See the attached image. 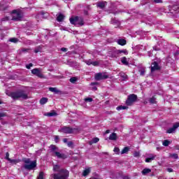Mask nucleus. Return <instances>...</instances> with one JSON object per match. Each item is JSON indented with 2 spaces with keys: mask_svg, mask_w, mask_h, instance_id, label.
<instances>
[{
  "mask_svg": "<svg viewBox=\"0 0 179 179\" xmlns=\"http://www.w3.org/2000/svg\"><path fill=\"white\" fill-rule=\"evenodd\" d=\"M166 171L169 172V173H173L174 171L173 170V169H171V168H168L167 169H166Z\"/></svg>",
  "mask_w": 179,
  "mask_h": 179,
  "instance_id": "obj_51",
  "label": "nucleus"
},
{
  "mask_svg": "<svg viewBox=\"0 0 179 179\" xmlns=\"http://www.w3.org/2000/svg\"><path fill=\"white\" fill-rule=\"evenodd\" d=\"M63 142L64 143H66V142H68V139L67 138H64Z\"/></svg>",
  "mask_w": 179,
  "mask_h": 179,
  "instance_id": "obj_56",
  "label": "nucleus"
},
{
  "mask_svg": "<svg viewBox=\"0 0 179 179\" xmlns=\"http://www.w3.org/2000/svg\"><path fill=\"white\" fill-rule=\"evenodd\" d=\"M92 62H93L92 60L89 59V60L85 61V63L87 64V65H92Z\"/></svg>",
  "mask_w": 179,
  "mask_h": 179,
  "instance_id": "obj_41",
  "label": "nucleus"
},
{
  "mask_svg": "<svg viewBox=\"0 0 179 179\" xmlns=\"http://www.w3.org/2000/svg\"><path fill=\"white\" fill-rule=\"evenodd\" d=\"M12 20L15 22H20L23 19V13L19 10H13L12 11Z\"/></svg>",
  "mask_w": 179,
  "mask_h": 179,
  "instance_id": "obj_6",
  "label": "nucleus"
},
{
  "mask_svg": "<svg viewBox=\"0 0 179 179\" xmlns=\"http://www.w3.org/2000/svg\"><path fill=\"white\" fill-rule=\"evenodd\" d=\"M46 117H55L57 115V113L52 111L45 114Z\"/></svg>",
  "mask_w": 179,
  "mask_h": 179,
  "instance_id": "obj_25",
  "label": "nucleus"
},
{
  "mask_svg": "<svg viewBox=\"0 0 179 179\" xmlns=\"http://www.w3.org/2000/svg\"><path fill=\"white\" fill-rule=\"evenodd\" d=\"M50 153H51L52 156H54L55 157H57V159H66L68 157V156L66 155L59 152V150L58 149V147H57L54 145H51L50 146Z\"/></svg>",
  "mask_w": 179,
  "mask_h": 179,
  "instance_id": "obj_2",
  "label": "nucleus"
},
{
  "mask_svg": "<svg viewBox=\"0 0 179 179\" xmlns=\"http://www.w3.org/2000/svg\"><path fill=\"white\" fill-rule=\"evenodd\" d=\"M150 103L151 104H156V98L155 96H152L150 99Z\"/></svg>",
  "mask_w": 179,
  "mask_h": 179,
  "instance_id": "obj_31",
  "label": "nucleus"
},
{
  "mask_svg": "<svg viewBox=\"0 0 179 179\" xmlns=\"http://www.w3.org/2000/svg\"><path fill=\"white\" fill-rule=\"evenodd\" d=\"M110 23L112 24H117V26H120V22L115 19H112Z\"/></svg>",
  "mask_w": 179,
  "mask_h": 179,
  "instance_id": "obj_28",
  "label": "nucleus"
},
{
  "mask_svg": "<svg viewBox=\"0 0 179 179\" xmlns=\"http://www.w3.org/2000/svg\"><path fill=\"white\" fill-rule=\"evenodd\" d=\"M106 5H107V2L101 1L97 3V7L100 8L101 9H104V8L106 7Z\"/></svg>",
  "mask_w": 179,
  "mask_h": 179,
  "instance_id": "obj_16",
  "label": "nucleus"
},
{
  "mask_svg": "<svg viewBox=\"0 0 179 179\" xmlns=\"http://www.w3.org/2000/svg\"><path fill=\"white\" fill-rule=\"evenodd\" d=\"M128 152H129V148L125 147L122 149V150L121 152V155H125V154L128 153Z\"/></svg>",
  "mask_w": 179,
  "mask_h": 179,
  "instance_id": "obj_22",
  "label": "nucleus"
},
{
  "mask_svg": "<svg viewBox=\"0 0 179 179\" xmlns=\"http://www.w3.org/2000/svg\"><path fill=\"white\" fill-rule=\"evenodd\" d=\"M109 55L111 58H119L120 55L118 53V50H116L111 53H109Z\"/></svg>",
  "mask_w": 179,
  "mask_h": 179,
  "instance_id": "obj_13",
  "label": "nucleus"
},
{
  "mask_svg": "<svg viewBox=\"0 0 179 179\" xmlns=\"http://www.w3.org/2000/svg\"><path fill=\"white\" fill-rule=\"evenodd\" d=\"M37 179H44V172H40Z\"/></svg>",
  "mask_w": 179,
  "mask_h": 179,
  "instance_id": "obj_35",
  "label": "nucleus"
},
{
  "mask_svg": "<svg viewBox=\"0 0 179 179\" xmlns=\"http://www.w3.org/2000/svg\"><path fill=\"white\" fill-rule=\"evenodd\" d=\"M6 114H5L4 113H0V120L1 118H3V117H6Z\"/></svg>",
  "mask_w": 179,
  "mask_h": 179,
  "instance_id": "obj_48",
  "label": "nucleus"
},
{
  "mask_svg": "<svg viewBox=\"0 0 179 179\" xmlns=\"http://www.w3.org/2000/svg\"><path fill=\"white\" fill-rule=\"evenodd\" d=\"M53 171L56 173L51 175L53 179H68V177H69V171L62 169L59 165H54Z\"/></svg>",
  "mask_w": 179,
  "mask_h": 179,
  "instance_id": "obj_1",
  "label": "nucleus"
},
{
  "mask_svg": "<svg viewBox=\"0 0 179 179\" xmlns=\"http://www.w3.org/2000/svg\"><path fill=\"white\" fill-rule=\"evenodd\" d=\"M41 152V150H39V151H37V153H40Z\"/></svg>",
  "mask_w": 179,
  "mask_h": 179,
  "instance_id": "obj_62",
  "label": "nucleus"
},
{
  "mask_svg": "<svg viewBox=\"0 0 179 179\" xmlns=\"http://www.w3.org/2000/svg\"><path fill=\"white\" fill-rule=\"evenodd\" d=\"M92 65H93V66H98L99 62H93L92 61Z\"/></svg>",
  "mask_w": 179,
  "mask_h": 179,
  "instance_id": "obj_44",
  "label": "nucleus"
},
{
  "mask_svg": "<svg viewBox=\"0 0 179 179\" xmlns=\"http://www.w3.org/2000/svg\"><path fill=\"white\" fill-rule=\"evenodd\" d=\"M9 41H10V43H18L19 39H17L16 38H10Z\"/></svg>",
  "mask_w": 179,
  "mask_h": 179,
  "instance_id": "obj_33",
  "label": "nucleus"
},
{
  "mask_svg": "<svg viewBox=\"0 0 179 179\" xmlns=\"http://www.w3.org/2000/svg\"><path fill=\"white\" fill-rule=\"evenodd\" d=\"M67 145L69 146V148H72V146H73V143H72V141H69L67 143Z\"/></svg>",
  "mask_w": 179,
  "mask_h": 179,
  "instance_id": "obj_47",
  "label": "nucleus"
},
{
  "mask_svg": "<svg viewBox=\"0 0 179 179\" xmlns=\"http://www.w3.org/2000/svg\"><path fill=\"white\" fill-rule=\"evenodd\" d=\"M84 100L85 103H92L93 101V99L92 98H85Z\"/></svg>",
  "mask_w": 179,
  "mask_h": 179,
  "instance_id": "obj_36",
  "label": "nucleus"
},
{
  "mask_svg": "<svg viewBox=\"0 0 179 179\" xmlns=\"http://www.w3.org/2000/svg\"><path fill=\"white\" fill-rule=\"evenodd\" d=\"M8 20H9L8 17H5L1 19V22H8Z\"/></svg>",
  "mask_w": 179,
  "mask_h": 179,
  "instance_id": "obj_43",
  "label": "nucleus"
},
{
  "mask_svg": "<svg viewBox=\"0 0 179 179\" xmlns=\"http://www.w3.org/2000/svg\"><path fill=\"white\" fill-rule=\"evenodd\" d=\"M171 157H173V159H178V155H177V154H172L171 155Z\"/></svg>",
  "mask_w": 179,
  "mask_h": 179,
  "instance_id": "obj_42",
  "label": "nucleus"
},
{
  "mask_svg": "<svg viewBox=\"0 0 179 179\" xmlns=\"http://www.w3.org/2000/svg\"><path fill=\"white\" fill-rule=\"evenodd\" d=\"M155 3H162L163 1L162 0H152Z\"/></svg>",
  "mask_w": 179,
  "mask_h": 179,
  "instance_id": "obj_45",
  "label": "nucleus"
},
{
  "mask_svg": "<svg viewBox=\"0 0 179 179\" xmlns=\"http://www.w3.org/2000/svg\"><path fill=\"white\" fill-rule=\"evenodd\" d=\"M9 96L14 100H17V99H23L24 100L29 99V96L23 90L10 92Z\"/></svg>",
  "mask_w": 179,
  "mask_h": 179,
  "instance_id": "obj_3",
  "label": "nucleus"
},
{
  "mask_svg": "<svg viewBox=\"0 0 179 179\" xmlns=\"http://www.w3.org/2000/svg\"><path fill=\"white\" fill-rule=\"evenodd\" d=\"M77 80H78V79L75 77H73V78H70V82L71 83H75V82H76Z\"/></svg>",
  "mask_w": 179,
  "mask_h": 179,
  "instance_id": "obj_39",
  "label": "nucleus"
},
{
  "mask_svg": "<svg viewBox=\"0 0 179 179\" xmlns=\"http://www.w3.org/2000/svg\"><path fill=\"white\" fill-rule=\"evenodd\" d=\"M59 139V138L58 137V136H56L55 138L56 143H57Z\"/></svg>",
  "mask_w": 179,
  "mask_h": 179,
  "instance_id": "obj_54",
  "label": "nucleus"
},
{
  "mask_svg": "<svg viewBox=\"0 0 179 179\" xmlns=\"http://www.w3.org/2000/svg\"><path fill=\"white\" fill-rule=\"evenodd\" d=\"M146 157H149L151 159L155 160L156 159V155L154 154H146L145 155Z\"/></svg>",
  "mask_w": 179,
  "mask_h": 179,
  "instance_id": "obj_27",
  "label": "nucleus"
},
{
  "mask_svg": "<svg viewBox=\"0 0 179 179\" xmlns=\"http://www.w3.org/2000/svg\"><path fill=\"white\" fill-rule=\"evenodd\" d=\"M150 173H152V169L145 168L141 171L143 176H148Z\"/></svg>",
  "mask_w": 179,
  "mask_h": 179,
  "instance_id": "obj_15",
  "label": "nucleus"
},
{
  "mask_svg": "<svg viewBox=\"0 0 179 179\" xmlns=\"http://www.w3.org/2000/svg\"><path fill=\"white\" fill-rule=\"evenodd\" d=\"M134 157H139L140 154H139V152H134Z\"/></svg>",
  "mask_w": 179,
  "mask_h": 179,
  "instance_id": "obj_50",
  "label": "nucleus"
},
{
  "mask_svg": "<svg viewBox=\"0 0 179 179\" xmlns=\"http://www.w3.org/2000/svg\"><path fill=\"white\" fill-rule=\"evenodd\" d=\"M110 132V130H106L105 134H108Z\"/></svg>",
  "mask_w": 179,
  "mask_h": 179,
  "instance_id": "obj_59",
  "label": "nucleus"
},
{
  "mask_svg": "<svg viewBox=\"0 0 179 179\" xmlns=\"http://www.w3.org/2000/svg\"><path fill=\"white\" fill-rule=\"evenodd\" d=\"M0 104H1V101H0Z\"/></svg>",
  "mask_w": 179,
  "mask_h": 179,
  "instance_id": "obj_63",
  "label": "nucleus"
},
{
  "mask_svg": "<svg viewBox=\"0 0 179 179\" xmlns=\"http://www.w3.org/2000/svg\"><path fill=\"white\" fill-rule=\"evenodd\" d=\"M170 143H171V142H170V141L164 140L162 143V145H163V146H169V145H170Z\"/></svg>",
  "mask_w": 179,
  "mask_h": 179,
  "instance_id": "obj_30",
  "label": "nucleus"
},
{
  "mask_svg": "<svg viewBox=\"0 0 179 179\" xmlns=\"http://www.w3.org/2000/svg\"><path fill=\"white\" fill-rule=\"evenodd\" d=\"M64 19H65V15L63 14H59V15L57 17V22H62V20H64Z\"/></svg>",
  "mask_w": 179,
  "mask_h": 179,
  "instance_id": "obj_20",
  "label": "nucleus"
},
{
  "mask_svg": "<svg viewBox=\"0 0 179 179\" xmlns=\"http://www.w3.org/2000/svg\"><path fill=\"white\" fill-rule=\"evenodd\" d=\"M178 127H179V122L174 123L173 127L169 128L166 131L167 134H173V132H176V129H177V128H178Z\"/></svg>",
  "mask_w": 179,
  "mask_h": 179,
  "instance_id": "obj_11",
  "label": "nucleus"
},
{
  "mask_svg": "<svg viewBox=\"0 0 179 179\" xmlns=\"http://www.w3.org/2000/svg\"><path fill=\"white\" fill-rule=\"evenodd\" d=\"M103 79H108V76L105 73H98L95 74L96 80H103Z\"/></svg>",
  "mask_w": 179,
  "mask_h": 179,
  "instance_id": "obj_10",
  "label": "nucleus"
},
{
  "mask_svg": "<svg viewBox=\"0 0 179 179\" xmlns=\"http://www.w3.org/2000/svg\"><path fill=\"white\" fill-rule=\"evenodd\" d=\"M117 134L115 133H112L109 136L110 141H117Z\"/></svg>",
  "mask_w": 179,
  "mask_h": 179,
  "instance_id": "obj_17",
  "label": "nucleus"
},
{
  "mask_svg": "<svg viewBox=\"0 0 179 179\" xmlns=\"http://www.w3.org/2000/svg\"><path fill=\"white\" fill-rule=\"evenodd\" d=\"M70 23L71 24H74V26H83L85 24V21H83V18L82 17H71L70 19Z\"/></svg>",
  "mask_w": 179,
  "mask_h": 179,
  "instance_id": "obj_4",
  "label": "nucleus"
},
{
  "mask_svg": "<svg viewBox=\"0 0 179 179\" xmlns=\"http://www.w3.org/2000/svg\"><path fill=\"white\" fill-rule=\"evenodd\" d=\"M35 52H36V54H37V52H38V50H35Z\"/></svg>",
  "mask_w": 179,
  "mask_h": 179,
  "instance_id": "obj_60",
  "label": "nucleus"
},
{
  "mask_svg": "<svg viewBox=\"0 0 179 179\" xmlns=\"http://www.w3.org/2000/svg\"><path fill=\"white\" fill-rule=\"evenodd\" d=\"M90 171H91L90 168L85 169L84 171L83 172V176L84 177H86V176H89V174H90Z\"/></svg>",
  "mask_w": 179,
  "mask_h": 179,
  "instance_id": "obj_19",
  "label": "nucleus"
},
{
  "mask_svg": "<svg viewBox=\"0 0 179 179\" xmlns=\"http://www.w3.org/2000/svg\"><path fill=\"white\" fill-rule=\"evenodd\" d=\"M157 150H160V148L157 147Z\"/></svg>",
  "mask_w": 179,
  "mask_h": 179,
  "instance_id": "obj_61",
  "label": "nucleus"
},
{
  "mask_svg": "<svg viewBox=\"0 0 179 179\" xmlns=\"http://www.w3.org/2000/svg\"><path fill=\"white\" fill-rule=\"evenodd\" d=\"M24 163H25L24 168L26 170H33V169H35V167L37 166V162L36 161H31L29 158L24 159Z\"/></svg>",
  "mask_w": 179,
  "mask_h": 179,
  "instance_id": "obj_5",
  "label": "nucleus"
},
{
  "mask_svg": "<svg viewBox=\"0 0 179 179\" xmlns=\"http://www.w3.org/2000/svg\"><path fill=\"white\" fill-rule=\"evenodd\" d=\"M121 62L123 64V65H128V61L127 60V57H123L121 58Z\"/></svg>",
  "mask_w": 179,
  "mask_h": 179,
  "instance_id": "obj_23",
  "label": "nucleus"
},
{
  "mask_svg": "<svg viewBox=\"0 0 179 179\" xmlns=\"http://www.w3.org/2000/svg\"><path fill=\"white\" fill-rule=\"evenodd\" d=\"M153 160L155 159H152V158H149V157H146L145 162V163H152Z\"/></svg>",
  "mask_w": 179,
  "mask_h": 179,
  "instance_id": "obj_34",
  "label": "nucleus"
},
{
  "mask_svg": "<svg viewBox=\"0 0 179 179\" xmlns=\"http://www.w3.org/2000/svg\"><path fill=\"white\" fill-rule=\"evenodd\" d=\"M6 159L7 160H8V161H9V159H10V158H9V152H6Z\"/></svg>",
  "mask_w": 179,
  "mask_h": 179,
  "instance_id": "obj_53",
  "label": "nucleus"
},
{
  "mask_svg": "<svg viewBox=\"0 0 179 179\" xmlns=\"http://www.w3.org/2000/svg\"><path fill=\"white\" fill-rule=\"evenodd\" d=\"M76 131V129H72L69 127L64 126L59 129V132L62 134H73Z\"/></svg>",
  "mask_w": 179,
  "mask_h": 179,
  "instance_id": "obj_8",
  "label": "nucleus"
},
{
  "mask_svg": "<svg viewBox=\"0 0 179 179\" xmlns=\"http://www.w3.org/2000/svg\"><path fill=\"white\" fill-rule=\"evenodd\" d=\"M138 100V96L135 94H130L127 96V99L126 100L127 106H132L135 101Z\"/></svg>",
  "mask_w": 179,
  "mask_h": 179,
  "instance_id": "obj_7",
  "label": "nucleus"
},
{
  "mask_svg": "<svg viewBox=\"0 0 179 179\" xmlns=\"http://www.w3.org/2000/svg\"><path fill=\"white\" fill-rule=\"evenodd\" d=\"M92 90H97V87H93Z\"/></svg>",
  "mask_w": 179,
  "mask_h": 179,
  "instance_id": "obj_57",
  "label": "nucleus"
},
{
  "mask_svg": "<svg viewBox=\"0 0 179 179\" xmlns=\"http://www.w3.org/2000/svg\"><path fill=\"white\" fill-rule=\"evenodd\" d=\"M160 69V66H159V64L157 62H154L151 64V72H155V71H159Z\"/></svg>",
  "mask_w": 179,
  "mask_h": 179,
  "instance_id": "obj_12",
  "label": "nucleus"
},
{
  "mask_svg": "<svg viewBox=\"0 0 179 179\" xmlns=\"http://www.w3.org/2000/svg\"><path fill=\"white\" fill-rule=\"evenodd\" d=\"M128 108V106H117L116 108V109L117 110V111H120L121 110H127Z\"/></svg>",
  "mask_w": 179,
  "mask_h": 179,
  "instance_id": "obj_26",
  "label": "nucleus"
},
{
  "mask_svg": "<svg viewBox=\"0 0 179 179\" xmlns=\"http://www.w3.org/2000/svg\"><path fill=\"white\" fill-rule=\"evenodd\" d=\"M94 85H99V83H92L91 86H94Z\"/></svg>",
  "mask_w": 179,
  "mask_h": 179,
  "instance_id": "obj_55",
  "label": "nucleus"
},
{
  "mask_svg": "<svg viewBox=\"0 0 179 179\" xmlns=\"http://www.w3.org/2000/svg\"><path fill=\"white\" fill-rule=\"evenodd\" d=\"M60 51H62L63 52H66V51H68V49L65 48H62L60 49Z\"/></svg>",
  "mask_w": 179,
  "mask_h": 179,
  "instance_id": "obj_49",
  "label": "nucleus"
},
{
  "mask_svg": "<svg viewBox=\"0 0 179 179\" xmlns=\"http://www.w3.org/2000/svg\"><path fill=\"white\" fill-rule=\"evenodd\" d=\"M176 149H177L178 150H179V145H176Z\"/></svg>",
  "mask_w": 179,
  "mask_h": 179,
  "instance_id": "obj_58",
  "label": "nucleus"
},
{
  "mask_svg": "<svg viewBox=\"0 0 179 179\" xmlns=\"http://www.w3.org/2000/svg\"><path fill=\"white\" fill-rule=\"evenodd\" d=\"M122 179H131V178L128 176H122Z\"/></svg>",
  "mask_w": 179,
  "mask_h": 179,
  "instance_id": "obj_52",
  "label": "nucleus"
},
{
  "mask_svg": "<svg viewBox=\"0 0 179 179\" xmlns=\"http://www.w3.org/2000/svg\"><path fill=\"white\" fill-rule=\"evenodd\" d=\"M47 101H48V99L43 97L40 100V104L44 105L47 103Z\"/></svg>",
  "mask_w": 179,
  "mask_h": 179,
  "instance_id": "obj_24",
  "label": "nucleus"
},
{
  "mask_svg": "<svg viewBox=\"0 0 179 179\" xmlns=\"http://www.w3.org/2000/svg\"><path fill=\"white\" fill-rule=\"evenodd\" d=\"M31 66H33V64H31V63H30V64L26 65L27 69H30V68H31Z\"/></svg>",
  "mask_w": 179,
  "mask_h": 179,
  "instance_id": "obj_46",
  "label": "nucleus"
},
{
  "mask_svg": "<svg viewBox=\"0 0 179 179\" xmlns=\"http://www.w3.org/2000/svg\"><path fill=\"white\" fill-rule=\"evenodd\" d=\"M49 91L52 92V93H59V90L57 87H49Z\"/></svg>",
  "mask_w": 179,
  "mask_h": 179,
  "instance_id": "obj_21",
  "label": "nucleus"
},
{
  "mask_svg": "<svg viewBox=\"0 0 179 179\" xmlns=\"http://www.w3.org/2000/svg\"><path fill=\"white\" fill-rule=\"evenodd\" d=\"M31 73L38 76V78H41V79L45 78V76L41 73V70L40 69H34L31 70Z\"/></svg>",
  "mask_w": 179,
  "mask_h": 179,
  "instance_id": "obj_9",
  "label": "nucleus"
},
{
  "mask_svg": "<svg viewBox=\"0 0 179 179\" xmlns=\"http://www.w3.org/2000/svg\"><path fill=\"white\" fill-rule=\"evenodd\" d=\"M8 162H10V163H13V164H16V163H18L19 162L16 159H8Z\"/></svg>",
  "mask_w": 179,
  "mask_h": 179,
  "instance_id": "obj_38",
  "label": "nucleus"
},
{
  "mask_svg": "<svg viewBox=\"0 0 179 179\" xmlns=\"http://www.w3.org/2000/svg\"><path fill=\"white\" fill-rule=\"evenodd\" d=\"M99 141H100V139L97 137H95L92 139V143H97V142H99Z\"/></svg>",
  "mask_w": 179,
  "mask_h": 179,
  "instance_id": "obj_37",
  "label": "nucleus"
},
{
  "mask_svg": "<svg viewBox=\"0 0 179 179\" xmlns=\"http://www.w3.org/2000/svg\"><path fill=\"white\" fill-rule=\"evenodd\" d=\"M119 57H122V55H128V50L126 49L124 50H117Z\"/></svg>",
  "mask_w": 179,
  "mask_h": 179,
  "instance_id": "obj_14",
  "label": "nucleus"
},
{
  "mask_svg": "<svg viewBox=\"0 0 179 179\" xmlns=\"http://www.w3.org/2000/svg\"><path fill=\"white\" fill-rule=\"evenodd\" d=\"M113 152H115V153H117V155H118V153H120V148H115L113 150Z\"/></svg>",
  "mask_w": 179,
  "mask_h": 179,
  "instance_id": "obj_40",
  "label": "nucleus"
},
{
  "mask_svg": "<svg viewBox=\"0 0 179 179\" xmlns=\"http://www.w3.org/2000/svg\"><path fill=\"white\" fill-rule=\"evenodd\" d=\"M117 43L119 45H125V44H127V41L125 39H117Z\"/></svg>",
  "mask_w": 179,
  "mask_h": 179,
  "instance_id": "obj_18",
  "label": "nucleus"
},
{
  "mask_svg": "<svg viewBox=\"0 0 179 179\" xmlns=\"http://www.w3.org/2000/svg\"><path fill=\"white\" fill-rule=\"evenodd\" d=\"M120 75L123 80H125V79L128 78V76H127V74H125L124 73H120Z\"/></svg>",
  "mask_w": 179,
  "mask_h": 179,
  "instance_id": "obj_32",
  "label": "nucleus"
},
{
  "mask_svg": "<svg viewBox=\"0 0 179 179\" xmlns=\"http://www.w3.org/2000/svg\"><path fill=\"white\" fill-rule=\"evenodd\" d=\"M139 72L141 76H145V72H146V71L145 70V68H141L139 69Z\"/></svg>",
  "mask_w": 179,
  "mask_h": 179,
  "instance_id": "obj_29",
  "label": "nucleus"
}]
</instances>
